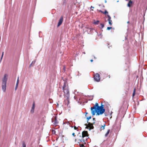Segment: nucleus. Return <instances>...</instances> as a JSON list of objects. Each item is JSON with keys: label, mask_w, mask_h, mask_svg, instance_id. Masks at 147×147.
Instances as JSON below:
<instances>
[{"label": "nucleus", "mask_w": 147, "mask_h": 147, "mask_svg": "<svg viewBox=\"0 0 147 147\" xmlns=\"http://www.w3.org/2000/svg\"><path fill=\"white\" fill-rule=\"evenodd\" d=\"M104 105H102L99 106H98V103H96L95 105L91 108V110L92 115H94L95 113H96V115H99L103 113L105 111V109L104 108Z\"/></svg>", "instance_id": "obj_1"}, {"label": "nucleus", "mask_w": 147, "mask_h": 147, "mask_svg": "<svg viewBox=\"0 0 147 147\" xmlns=\"http://www.w3.org/2000/svg\"><path fill=\"white\" fill-rule=\"evenodd\" d=\"M63 90L64 92V96L65 98V101L67 104V106L69 103V93L68 89V87L67 84L64 82L63 87Z\"/></svg>", "instance_id": "obj_2"}, {"label": "nucleus", "mask_w": 147, "mask_h": 147, "mask_svg": "<svg viewBox=\"0 0 147 147\" xmlns=\"http://www.w3.org/2000/svg\"><path fill=\"white\" fill-rule=\"evenodd\" d=\"M7 77V75L5 74L4 75V77L2 79V90L4 92H5Z\"/></svg>", "instance_id": "obj_3"}, {"label": "nucleus", "mask_w": 147, "mask_h": 147, "mask_svg": "<svg viewBox=\"0 0 147 147\" xmlns=\"http://www.w3.org/2000/svg\"><path fill=\"white\" fill-rule=\"evenodd\" d=\"M51 120L52 122L54 125H57L58 122L56 117H55L54 118L52 119Z\"/></svg>", "instance_id": "obj_4"}, {"label": "nucleus", "mask_w": 147, "mask_h": 147, "mask_svg": "<svg viewBox=\"0 0 147 147\" xmlns=\"http://www.w3.org/2000/svg\"><path fill=\"white\" fill-rule=\"evenodd\" d=\"M94 79L96 82H99L100 79V75L98 74H96L94 76Z\"/></svg>", "instance_id": "obj_5"}, {"label": "nucleus", "mask_w": 147, "mask_h": 147, "mask_svg": "<svg viewBox=\"0 0 147 147\" xmlns=\"http://www.w3.org/2000/svg\"><path fill=\"white\" fill-rule=\"evenodd\" d=\"M88 132L86 131H83L82 133V137L84 138L88 136Z\"/></svg>", "instance_id": "obj_6"}, {"label": "nucleus", "mask_w": 147, "mask_h": 147, "mask_svg": "<svg viewBox=\"0 0 147 147\" xmlns=\"http://www.w3.org/2000/svg\"><path fill=\"white\" fill-rule=\"evenodd\" d=\"M63 20V18L62 17H61L59 20V22L57 25V27L59 26L62 23Z\"/></svg>", "instance_id": "obj_7"}, {"label": "nucleus", "mask_w": 147, "mask_h": 147, "mask_svg": "<svg viewBox=\"0 0 147 147\" xmlns=\"http://www.w3.org/2000/svg\"><path fill=\"white\" fill-rule=\"evenodd\" d=\"M107 16L108 17V20L109 21V24L111 26L112 25V21L111 20V17L108 14L107 15Z\"/></svg>", "instance_id": "obj_8"}, {"label": "nucleus", "mask_w": 147, "mask_h": 147, "mask_svg": "<svg viewBox=\"0 0 147 147\" xmlns=\"http://www.w3.org/2000/svg\"><path fill=\"white\" fill-rule=\"evenodd\" d=\"M35 103L34 102L32 104V107L30 111V112L32 113H33L34 112V110L35 108Z\"/></svg>", "instance_id": "obj_9"}, {"label": "nucleus", "mask_w": 147, "mask_h": 147, "mask_svg": "<svg viewBox=\"0 0 147 147\" xmlns=\"http://www.w3.org/2000/svg\"><path fill=\"white\" fill-rule=\"evenodd\" d=\"M88 126L90 128V129H93L94 128L93 123H88Z\"/></svg>", "instance_id": "obj_10"}, {"label": "nucleus", "mask_w": 147, "mask_h": 147, "mask_svg": "<svg viewBox=\"0 0 147 147\" xmlns=\"http://www.w3.org/2000/svg\"><path fill=\"white\" fill-rule=\"evenodd\" d=\"M19 77H18V79H17V81L16 84V88H15V90H17V88L18 87V84H19Z\"/></svg>", "instance_id": "obj_11"}, {"label": "nucleus", "mask_w": 147, "mask_h": 147, "mask_svg": "<svg viewBox=\"0 0 147 147\" xmlns=\"http://www.w3.org/2000/svg\"><path fill=\"white\" fill-rule=\"evenodd\" d=\"M132 1H129L128 3L127 4V6L130 7L131 6V5L132 4Z\"/></svg>", "instance_id": "obj_12"}, {"label": "nucleus", "mask_w": 147, "mask_h": 147, "mask_svg": "<svg viewBox=\"0 0 147 147\" xmlns=\"http://www.w3.org/2000/svg\"><path fill=\"white\" fill-rule=\"evenodd\" d=\"M106 126L105 124H104L103 125H101L100 128V130H104L105 128V127Z\"/></svg>", "instance_id": "obj_13"}, {"label": "nucleus", "mask_w": 147, "mask_h": 147, "mask_svg": "<svg viewBox=\"0 0 147 147\" xmlns=\"http://www.w3.org/2000/svg\"><path fill=\"white\" fill-rule=\"evenodd\" d=\"M85 140H86L87 139L86 138L85 139H84V138H83L82 137V139L80 140V142H82V143H84V142H85Z\"/></svg>", "instance_id": "obj_14"}, {"label": "nucleus", "mask_w": 147, "mask_h": 147, "mask_svg": "<svg viewBox=\"0 0 147 147\" xmlns=\"http://www.w3.org/2000/svg\"><path fill=\"white\" fill-rule=\"evenodd\" d=\"M110 131V130L108 129L107 132L106 133V134H105V137H107L109 134Z\"/></svg>", "instance_id": "obj_15"}, {"label": "nucleus", "mask_w": 147, "mask_h": 147, "mask_svg": "<svg viewBox=\"0 0 147 147\" xmlns=\"http://www.w3.org/2000/svg\"><path fill=\"white\" fill-rule=\"evenodd\" d=\"M104 27V24L101 23L100 24V25L99 26V27L100 28H102Z\"/></svg>", "instance_id": "obj_16"}, {"label": "nucleus", "mask_w": 147, "mask_h": 147, "mask_svg": "<svg viewBox=\"0 0 147 147\" xmlns=\"http://www.w3.org/2000/svg\"><path fill=\"white\" fill-rule=\"evenodd\" d=\"M99 21H98V20H97V21H95L94 22L93 24H94L97 25V24H98V23H99Z\"/></svg>", "instance_id": "obj_17"}, {"label": "nucleus", "mask_w": 147, "mask_h": 147, "mask_svg": "<svg viewBox=\"0 0 147 147\" xmlns=\"http://www.w3.org/2000/svg\"><path fill=\"white\" fill-rule=\"evenodd\" d=\"M35 62L36 61L35 60L32 61L30 65V67H31L32 66V65H34V64L35 63Z\"/></svg>", "instance_id": "obj_18"}, {"label": "nucleus", "mask_w": 147, "mask_h": 147, "mask_svg": "<svg viewBox=\"0 0 147 147\" xmlns=\"http://www.w3.org/2000/svg\"><path fill=\"white\" fill-rule=\"evenodd\" d=\"M101 12L102 13L105 14L108 13V12L106 10H105L104 12H102V11H101Z\"/></svg>", "instance_id": "obj_19"}, {"label": "nucleus", "mask_w": 147, "mask_h": 147, "mask_svg": "<svg viewBox=\"0 0 147 147\" xmlns=\"http://www.w3.org/2000/svg\"><path fill=\"white\" fill-rule=\"evenodd\" d=\"M22 147H26V145L24 142H23L22 143Z\"/></svg>", "instance_id": "obj_20"}, {"label": "nucleus", "mask_w": 147, "mask_h": 147, "mask_svg": "<svg viewBox=\"0 0 147 147\" xmlns=\"http://www.w3.org/2000/svg\"><path fill=\"white\" fill-rule=\"evenodd\" d=\"M3 54H4V52H2V55H1V61H1V60L3 58Z\"/></svg>", "instance_id": "obj_21"}, {"label": "nucleus", "mask_w": 147, "mask_h": 147, "mask_svg": "<svg viewBox=\"0 0 147 147\" xmlns=\"http://www.w3.org/2000/svg\"><path fill=\"white\" fill-rule=\"evenodd\" d=\"M135 89H134V92L133 94V96H134L135 95Z\"/></svg>", "instance_id": "obj_22"}, {"label": "nucleus", "mask_w": 147, "mask_h": 147, "mask_svg": "<svg viewBox=\"0 0 147 147\" xmlns=\"http://www.w3.org/2000/svg\"><path fill=\"white\" fill-rule=\"evenodd\" d=\"M112 27H107V29L108 30H110V29H111V28H112Z\"/></svg>", "instance_id": "obj_23"}, {"label": "nucleus", "mask_w": 147, "mask_h": 147, "mask_svg": "<svg viewBox=\"0 0 147 147\" xmlns=\"http://www.w3.org/2000/svg\"><path fill=\"white\" fill-rule=\"evenodd\" d=\"M91 116H90V117H88L87 118V119H88V120H89L90 119H91Z\"/></svg>", "instance_id": "obj_24"}, {"label": "nucleus", "mask_w": 147, "mask_h": 147, "mask_svg": "<svg viewBox=\"0 0 147 147\" xmlns=\"http://www.w3.org/2000/svg\"><path fill=\"white\" fill-rule=\"evenodd\" d=\"M93 123H95V119L94 118L93 119Z\"/></svg>", "instance_id": "obj_25"}, {"label": "nucleus", "mask_w": 147, "mask_h": 147, "mask_svg": "<svg viewBox=\"0 0 147 147\" xmlns=\"http://www.w3.org/2000/svg\"><path fill=\"white\" fill-rule=\"evenodd\" d=\"M74 128L75 129H77L78 128L77 127H76V126H74Z\"/></svg>", "instance_id": "obj_26"}, {"label": "nucleus", "mask_w": 147, "mask_h": 147, "mask_svg": "<svg viewBox=\"0 0 147 147\" xmlns=\"http://www.w3.org/2000/svg\"><path fill=\"white\" fill-rule=\"evenodd\" d=\"M80 146L82 147L84 146V145L83 144H81Z\"/></svg>", "instance_id": "obj_27"}, {"label": "nucleus", "mask_w": 147, "mask_h": 147, "mask_svg": "<svg viewBox=\"0 0 147 147\" xmlns=\"http://www.w3.org/2000/svg\"><path fill=\"white\" fill-rule=\"evenodd\" d=\"M72 135L73 136H75V133H73Z\"/></svg>", "instance_id": "obj_28"}, {"label": "nucleus", "mask_w": 147, "mask_h": 147, "mask_svg": "<svg viewBox=\"0 0 147 147\" xmlns=\"http://www.w3.org/2000/svg\"><path fill=\"white\" fill-rule=\"evenodd\" d=\"M94 8V7H92V6H91V7L90 8L91 9V8Z\"/></svg>", "instance_id": "obj_29"}, {"label": "nucleus", "mask_w": 147, "mask_h": 147, "mask_svg": "<svg viewBox=\"0 0 147 147\" xmlns=\"http://www.w3.org/2000/svg\"><path fill=\"white\" fill-rule=\"evenodd\" d=\"M90 61L91 62H92L93 61V60H92V59H91L90 60Z\"/></svg>", "instance_id": "obj_30"}, {"label": "nucleus", "mask_w": 147, "mask_h": 147, "mask_svg": "<svg viewBox=\"0 0 147 147\" xmlns=\"http://www.w3.org/2000/svg\"><path fill=\"white\" fill-rule=\"evenodd\" d=\"M74 99H76V97L75 96H74Z\"/></svg>", "instance_id": "obj_31"}, {"label": "nucleus", "mask_w": 147, "mask_h": 147, "mask_svg": "<svg viewBox=\"0 0 147 147\" xmlns=\"http://www.w3.org/2000/svg\"><path fill=\"white\" fill-rule=\"evenodd\" d=\"M100 123V122H99V121H98V124H99Z\"/></svg>", "instance_id": "obj_32"}, {"label": "nucleus", "mask_w": 147, "mask_h": 147, "mask_svg": "<svg viewBox=\"0 0 147 147\" xmlns=\"http://www.w3.org/2000/svg\"><path fill=\"white\" fill-rule=\"evenodd\" d=\"M129 21H128L127 22V23L128 24L129 23Z\"/></svg>", "instance_id": "obj_33"}, {"label": "nucleus", "mask_w": 147, "mask_h": 147, "mask_svg": "<svg viewBox=\"0 0 147 147\" xmlns=\"http://www.w3.org/2000/svg\"><path fill=\"white\" fill-rule=\"evenodd\" d=\"M87 113H87L86 112V115H87Z\"/></svg>", "instance_id": "obj_34"}, {"label": "nucleus", "mask_w": 147, "mask_h": 147, "mask_svg": "<svg viewBox=\"0 0 147 147\" xmlns=\"http://www.w3.org/2000/svg\"><path fill=\"white\" fill-rule=\"evenodd\" d=\"M83 53H84V54H85V52H83Z\"/></svg>", "instance_id": "obj_35"}, {"label": "nucleus", "mask_w": 147, "mask_h": 147, "mask_svg": "<svg viewBox=\"0 0 147 147\" xmlns=\"http://www.w3.org/2000/svg\"><path fill=\"white\" fill-rule=\"evenodd\" d=\"M60 96L61 97V95H60Z\"/></svg>", "instance_id": "obj_36"}, {"label": "nucleus", "mask_w": 147, "mask_h": 147, "mask_svg": "<svg viewBox=\"0 0 147 147\" xmlns=\"http://www.w3.org/2000/svg\"><path fill=\"white\" fill-rule=\"evenodd\" d=\"M94 147H97L96 146H95Z\"/></svg>", "instance_id": "obj_37"}, {"label": "nucleus", "mask_w": 147, "mask_h": 147, "mask_svg": "<svg viewBox=\"0 0 147 147\" xmlns=\"http://www.w3.org/2000/svg\"><path fill=\"white\" fill-rule=\"evenodd\" d=\"M126 0V1H128V0Z\"/></svg>", "instance_id": "obj_38"}]
</instances>
